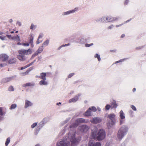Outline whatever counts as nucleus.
<instances>
[{"instance_id": "f257e3e1", "label": "nucleus", "mask_w": 146, "mask_h": 146, "mask_svg": "<svg viewBox=\"0 0 146 146\" xmlns=\"http://www.w3.org/2000/svg\"><path fill=\"white\" fill-rule=\"evenodd\" d=\"M75 131H74L72 133L70 132L68 137H66L63 139L58 143V146H69L70 141L74 145L78 143L80 141L79 138L75 137Z\"/></svg>"}, {"instance_id": "f03ea898", "label": "nucleus", "mask_w": 146, "mask_h": 146, "mask_svg": "<svg viewBox=\"0 0 146 146\" xmlns=\"http://www.w3.org/2000/svg\"><path fill=\"white\" fill-rule=\"evenodd\" d=\"M98 128L94 127L92 130L91 136L94 139H96L98 141H101L104 139L106 137L105 131L102 129H100L97 132Z\"/></svg>"}, {"instance_id": "7ed1b4c3", "label": "nucleus", "mask_w": 146, "mask_h": 146, "mask_svg": "<svg viewBox=\"0 0 146 146\" xmlns=\"http://www.w3.org/2000/svg\"><path fill=\"white\" fill-rule=\"evenodd\" d=\"M18 52L19 54L17 56V58L21 61H23L25 60V55L31 54L32 53L31 50L29 49L27 50H20Z\"/></svg>"}, {"instance_id": "20e7f679", "label": "nucleus", "mask_w": 146, "mask_h": 146, "mask_svg": "<svg viewBox=\"0 0 146 146\" xmlns=\"http://www.w3.org/2000/svg\"><path fill=\"white\" fill-rule=\"evenodd\" d=\"M128 130V128L126 125L122 126L119 129L117 135L118 138L121 140L126 134Z\"/></svg>"}, {"instance_id": "39448f33", "label": "nucleus", "mask_w": 146, "mask_h": 146, "mask_svg": "<svg viewBox=\"0 0 146 146\" xmlns=\"http://www.w3.org/2000/svg\"><path fill=\"white\" fill-rule=\"evenodd\" d=\"M89 121L88 120H85L84 119L79 118L77 119L74 123L71 125L70 126V128L72 129L76 127L80 123H87Z\"/></svg>"}, {"instance_id": "423d86ee", "label": "nucleus", "mask_w": 146, "mask_h": 146, "mask_svg": "<svg viewBox=\"0 0 146 146\" xmlns=\"http://www.w3.org/2000/svg\"><path fill=\"white\" fill-rule=\"evenodd\" d=\"M97 110L96 108L94 106L91 107L89 108L88 110L86 112L85 115L86 116L92 115V112H95Z\"/></svg>"}, {"instance_id": "0eeeda50", "label": "nucleus", "mask_w": 146, "mask_h": 146, "mask_svg": "<svg viewBox=\"0 0 146 146\" xmlns=\"http://www.w3.org/2000/svg\"><path fill=\"white\" fill-rule=\"evenodd\" d=\"M119 115L120 117L119 119V124L120 125H121L125 121V114L123 111L121 110L119 113Z\"/></svg>"}, {"instance_id": "6e6552de", "label": "nucleus", "mask_w": 146, "mask_h": 146, "mask_svg": "<svg viewBox=\"0 0 146 146\" xmlns=\"http://www.w3.org/2000/svg\"><path fill=\"white\" fill-rule=\"evenodd\" d=\"M90 128L89 127L86 125H83L80 126L78 129L82 132H86Z\"/></svg>"}, {"instance_id": "1a4fd4ad", "label": "nucleus", "mask_w": 146, "mask_h": 146, "mask_svg": "<svg viewBox=\"0 0 146 146\" xmlns=\"http://www.w3.org/2000/svg\"><path fill=\"white\" fill-rule=\"evenodd\" d=\"M102 119L99 117H95L90 119V122L93 123L97 124L100 123L102 121Z\"/></svg>"}, {"instance_id": "9d476101", "label": "nucleus", "mask_w": 146, "mask_h": 146, "mask_svg": "<svg viewBox=\"0 0 146 146\" xmlns=\"http://www.w3.org/2000/svg\"><path fill=\"white\" fill-rule=\"evenodd\" d=\"M30 39L29 42L28 43H23V45L25 46H29V44H31V47H33V34L30 35Z\"/></svg>"}, {"instance_id": "9b49d317", "label": "nucleus", "mask_w": 146, "mask_h": 146, "mask_svg": "<svg viewBox=\"0 0 146 146\" xmlns=\"http://www.w3.org/2000/svg\"><path fill=\"white\" fill-rule=\"evenodd\" d=\"M101 144L99 142L95 143L93 140L90 141L88 143V146H101Z\"/></svg>"}, {"instance_id": "f8f14e48", "label": "nucleus", "mask_w": 146, "mask_h": 146, "mask_svg": "<svg viewBox=\"0 0 146 146\" xmlns=\"http://www.w3.org/2000/svg\"><path fill=\"white\" fill-rule=\"evenodd\" d=\"M48 119L47 118H44L42 121L40 122L38 125L39 129L41 128L44 125V124L48 121Z\"/></svg>"}, {"instance_id": "ddd939ff", "label": "nucleus", "mask_w": 146, "mask_h": 146, "mask_svg": "<svg viewBox=\"0 0 146 146\" xmlns=\"http://www.w3.org/2000/svg\"><path fill=\"white\" fill-rule=\"evenodd\" d=\"M35 85V84L33 82H28L23 84L22 86L24 87H32Z\"/></svg>"}, {"instance_id": "4468645a", "label": "nucleus", "mask_w": 146, "mask_h": 146, "mask_svg": "<svg viewBox=\"0 0 146 146\" xmlns=\"http://www.w3.org/2000/svg\"><path fill=\"white\" fill-rule=\"evenodd\" d=\"M115 123V122L113 120H112L111 121H109L107 123V125L108 128L110 129L114 125Z\"/></svg>"}, {"instance_id": "2eb2a0df", "label": "nucleus", "mask_w": 146, "mask_h": 146, "mask_svg": "<svg viewBox=\"0 0 146 146\" xmlns=\"http://www.w3.org/2000/svg\"><path fill=\"white\" fill-rule=\"evenodd\" d=\"M9 56L6 54H2L0 55V60L6 61L8 59Z\"/></svg>"}, {"instance_id": "dca6fc26", "label": "nucleus", "mask_w": 146, "mask_h": 146, "mask_svg": "<svg viewBox=\"0 0 146 146\" xmlns=\"http://www.w3.org/2000/svg\"><path fill=\"white\" fill-rule=\"evenodd\" d=\"M118 19V17H113L111 16H108L106 17V20L108 21H115L117 20Z\"/></svg>"}, {"instance_id": "f3484780", "label": "nucleus", "mask_w": 146, "mask_h": 146, "mask_svg": "<svg viewBox=\"0 0 146 146\" xmlns=\"http://www.w3.org/2000/svg\"><path fill=\"white\" fill-rule=\"evenodd\" d=\"M33 105V104L31 102L26 100H25V108H27Z\"/></svg>"}, {"instance_id": "a211bd4d", "label": "nucleus", "mask_w": 146, "mask_h": 146, "mask_svg": "<svg viewBox=\"0 0 146 146\" xmlns=\"http://www.w3.org/2000/svg\"><path fill=\"white\" fill-rule=\"evenodd\" d=\"M46 73L42 72L40 73V76H36V77H38L42 80L46 79Z\"/></svg>"}, {"instance_id": "6ab92c4d", "label": "nucleus", "mask_w": 146, "mask_h": 146, "mask_svg": "<svg viewBox=\"0 0 146 146\" xmlns=\"http://www.w3.org/2000/svg\"><path fill=\"white\" fill-rule=\"evenodd\" d=\"M13 77H10L9 78H3L2 80V82L3 83H5L9 82L12 79Z\"/></svg>"}, {"instance_id": "aec40b11", "label": "nucleus", "mask_w": 146, "mask_h": 146, "mask_svg": "<svg viewBox=\"0 0 146 146\" xmlns=\"http://www.w3.org/2000/svg\"><path fill=\"white\" fill-rule=\"evenodd\" d=\"M110 104L112 108H116L118 106L117 104L116 103V101L113 100L111 101Z\"/></svg>"}, {"instance_id": "412c9836", "label": "nucleus", "mask_w": 146, "mask_h": 146, "mask_svg": "<svg viewBox=\"0 0 146 146\" xmlns=\"http://www.w3.org/2000/svg\"><path fill=\"white\" fill-rule=\"evenodd\" d=\"M78 96H76L74 98L70 99L69 100V102L70 103L75 102L78 100Z\"/></svg>"}, {"instance_id": "4be33fe9", "label": "nucleus", "mask_w": 146, "mask_h": 146, "mask_svg": "<svg viewBox=\"0 0 146 146\" xmlns=\"http://www.w3.org/2000/svg\"><path fill=\"white\" fill-rule=\"evenodd\" d=\"M115 116L114 114L111 113L108 115L107 117L110 119L111 121H112V120H113L115 119Z\"/></svg>"}, {"instance_id": "5701e85b", "label": "nucleus", "mask_w": 146, "mask_h": 146, "mask_svg": "<svg viewBox=\"0 0 146 146\" xmlns=\"http://www.w3.org/2000/svg\"><path fill=\"white\" fill-rule=\"evenodd\" d=\"M39 84L40 85H47L48 82L46 81V79H43L40 81Z\"/></svg>"}, {"instance_id": "b1692460", "label": "nucleus", "mask_w": 146, "mask_h": 146, "mask_svg": "<svg viewBox=\"0 0 146 146\" xmlns=\"http://www.w3.org/2000/svg\"><path fill=\"white\" fill-rule=\"evenodd\" d=\"M43 46H40L37 50L36 52L37 53V54H38L41 53L43 50Z\"/></svg>"}, {"instance_id": "393cba45", "label": "nucleus", "mask_w": 146, "mask_h": 146, "mask_svg": "<svg viewBox=\"0 0 146 146\" xmlns=\"http://www.w3.org/2000/svg\"><path fill=\"white\" fill-rule=\"evenodd\" d=\"M32 70V68H30L27 70V71L25 72L22 73V75L23 76H25L26 75L28 74L29 72Z\"/></svg>"}, {"instance_id": "a878e982", "label": "nucleus", "mask_w": 146, "mask_h": 146, "mask_svg": "<svg viewBox=\"0 0 146 146\" xmlns=\"http://www.w3.org/2000/svg\"><path fill=\"white\" fill-rule=\"evenodd\" d=\"M16 59L15 58H12L10 59L8 61V63L9 64H13L15 63Z\"/></svg>"}, {"instance_id": "bb28decb", "label": "nucleus", "mask_w": 146, "mask_h": 146, "mask_svg": "<svg viewBox=\"0 0 146 146\" xmlns=\"http://www.w3.org/2000/svg\"><path fill=\"white\" fill-rule=\"evenodd\" d=\"M35 60L33 62H32L30 64H29L24 66V67H22L21 68V70H23L24 69H25L29 67L30 66L32 65L34 63V62H35Z\"/></svg>"}, {"instance_id": "cd10ccee", "label": "nucleus", "mask_w": 146, "mask_h": 146, "mask_svg": "<svg viewBox=\"0 0 146 146\" xmlns=\"http://www.w3.org/2000/svg\"><path fill=\"white\" fill-rule=\"evenodd\" d=\"M78 10V8H76L74 10H70L69 11H68L67 12H65L66 14L67 15L69 14L73 13L75 11H76Z\"/></svg>"}, {"instance_id": "c85d7f7f", "label": "nucleus", "mask_w": 146, "mask_h": 146, "mask_svg": "<svg viewBox=\"0 0 146 146\" xmlns=\"http://www.w3.org/2000/svg\"><path fill=\"white\" fill-rule=\"evenodd\" d=\"M12 39H15L17 41H20L19 36L18 35H17L16 36L13 37Z\"/></svg>"}, {"instance_id": "c756f323", "label": "nucleus", "mask_w": 146, "mask_h": 146, "mask_svg": "<svg viewBox=\"0 0 146 146\" xmlns=\"http://www.w3.org/2000/svg\"><path fill=\"white\" fill-rule=\"evenodd\" d=\"M17 105L16 104H12L10 106V109L12 110V109H15L17 107Z\"/></svg>"}, {"instance_id": "7c9ffc66", "label": "nucleus", "mask_w": 146, "mask_h": 146, "mask_svg": "<svg viewBox=\"0 0 146 146\" xmlns=\"http://www.w3.org/2000/svg\"><path fill=\"white\" fill-rule=\"evenodd\" d=\"M10 138L9 137L7 138V139L6 141L5 142V145L7 146L8 145L9 143H10Z\"/></svg>"}, {"instance_id": "2f4dec72", "label": "nucleus", "mask_w": 146, "mask_h": 146, "mask_svg": "<svg viewBox=\"0 0 146 146\" xmlns=\"http://www.w3.org/2000/svg\"><path fill=\"white\" fill-rule=\"evenodd\" d=\"M49 41L48 40H46L42 44V46H47L48 45Z\"/></svg>"}, {"instance_id": "473e14b6", "label": "nucleus", "mask_w": 146, "mask_h": 146, "mask_svg": "<svg viewBox=\"0 0 146 146\" xmlns=\"http://www.w3.org/2000/svg\"><path fill=\"white\" fill-rule=\"evenodd\" d=\"M94 57L95 58H98V61H100L101 60V58L100 57V56L98 55V54H96L94 56Z\"/></svg>"}, {"instance_id": "72a5a7b5", "label": "nucleus", "mask_w": 146, "mask_h": 146, "mask_svg": "<svg viewBox=\"0 0 146 146\" xmlns=\"http://www.w3.org/2000/svg\"><path fill=\"white\" fill-rule=\"evenodd\" d=\"M8 90L9 91H13L14 89L13 86H11L9 87Z\"/></svg>"}, {"instance_id": "f704fd0d", "label": "nucleus", "mask_w": 146, "mask_h": 146, "mask_svg": "<svg viewBox=\"0 0 146 146\" xmlns=\"http://www.w3.org/2000/svg\"><path fill=\"white\" fill-rule=\"evenodd\" d=\"M111 106L109 104H107L105 106V109L106 110H108L111 107Z\"/></svg>"}, {"instance_id": "c9c22d12", "label": "nucleus", "mask_w": 146, "mask_h": 146, "mask_svg": "<svg viewBox=\"0 0 146 146\" xmlns=\"http://www.w3.org/2000/svg\"><path fill=\"white\" fill-rule=\"evenodd\" d=\"M37 125V123H35L31 125V127L32 128H35Z\"/></svg>"}, {"instance_id": "e433bc0d", "label": "nucleus", "mask_w": 146, "mask_h": 146, "mask_svg": "<svg viewBox=\"0 0 146 146\" xmlns=\"http://www.w3.org/2000/svg\"><path fill=\"white\" fill-rule=\"evenodd\" d=\"M131 108H132V109L134 111H136L137 110V109L136 107L133 105H131Z\"/></svg>"}, {"instance_id": "4c0bfd02", "label": "nucleus", "mask_w": 146, "mask_h": 146, "mask_svg": "<svg viewBox=\"0 0 146 146\" xmlns=\"http://www.w3.org/2000/svg\"><path fill=\"white\" fill-rule=\"evenodd\" d=\"M93 45V43H91L90 44H85V46L86 47H89Z\"/></svg>"}, {"instance_id": "58836bf2", "label": "nucleus", "mask_w": 146, "mask_h": 146, "mask_svg": "<svg viewBox=\"0 0 146 146\" xmlns=\"http://www.w3.org/2000/svg\"><path fill=\"white\" fill-rule=\"evenodd\" d=\"M3 114V108H2L0 107V115H2Z\"/></svg>"}, {"instance_id": "ea45409f", "label": "nucleus", "mask_w": 146, "mask_h": 146, "mask_svg": "<svg viewBox=\"0 0 146 146\" xmlns=\"http://www.w3.org/2000/svg\"><path fill=\"white\" fill-rule=\"evenodd\" d=\"M36 27V26L32 24L31 25L30 27V29H34Z\"/></svg>"}, {"instance_id": "a19ab883", "label": "nucleus", "mask_w": 146, "mask_h": 146, "mask_svg": "<svg viewBox=\"0 0 146 146\" xmlns=\"http://www.w3.org/2000/svg\"><path fill=\"white\" fill-rule=\"evenodd\" d=\"M6 38V36H0V39L2 40H4Z\"/></svg>"}, {"instance_id": "79ce46f5", "label": "nucleus", "mask_w": 146, "mask_h": 146, "mask_svg": "<svg viewBox=\"0 0 146 146\" xmlns=\"http://www.w3.org/2000/svg\"><path fill=\"white\" fill-rule=\"evenodd\" d=\"M38 54L36 52L32 56L31 58H33L35 57Z\"/></svg>"}, {"instance_id": "37998d69", "label": "nucleus", "mask_w": 146, "mask_h": 146, "mask_svg": "<svg viewBox=\"0 0 146 146\" xmlns=\"http://www.w3.org/2000/svg\"><path fill=\"white\" fill-rule=\"evenodd\" d=\"M124 59H121L118 61H116L115 62V64H116V63H119V62H121L123 61H124Z\"/></svg>"}, {"instance_id": "c03bdc74", "label": "nucleus", "mask_w": 146, "mask_h": 146, "mask_svg": "<svg viewBox=\"0 0 146 146\" xmlns=\"http://www.w3.org/2000/svg\"><path fill=\"white\" fill-rule=\"evenodd\" d=\"M74 75V73H72L69 74L68 76V78H70Z\"/></svg>"}, {"instance_id": "a18cd8bd", "label": "nucleus", "mask_w": 146, "mask_h": 146, "mask_svg": "<svg viewBox=\"0 0 146 146\" xmlns=\"http://www.w3.org/2000/svg\"><path fill=\"white\" fill-rule=\"evenodd\" d=\"M70 118H67L66 120L64 121V123H66L70 120Z\"/></svg>"}, {"instance_id": "49530a36", "label": "nucleus", "mask_w": 146, "mask_h": 146, "mask_svg": "<svg viewBox=\"0 0 146 146\" xmlns=\"http://www.w3.org/2000/svg\"><path fill=\"white\" fill-rule=\"evenodd\" d=\"M17 25H18L19 26H20L21 25V23L19 21H17Z\"/></svg>"}, {"instance_id": "de8ad7c7", "label": "nucleus", "mask_w": 146, "mask_h": 146, "mask_svg": "<svg viewBox=\"0 0 146 146\" xmlns=\"http://www.w3.org/2000/svg\"><path fill=\"white\" fill-rule=\"evenodd\" d=\"M124 23H122L121 24H120V25H117L116 26V27H120L122 25H123L124 24Z\"/></svg>"}, {"instance_id": "09e8293b", "label": "nucleus", "mask_w": 146, "mask_h": 146, "mask_svg": "<svg viewBox=\"0 0 146 146\" xmlns=\"http://www.w3.org/2000/svg\"><path fill=\"white\" fill-rule=\"evenodd\" d=\"M113 27V25H111L109 26L108 27V29H111L112 27Z\"/></svg>"}, {"instance_id": "8fccbe9b", "label": "nucleus", "mask_w": 146, "mask_h": 146, "mask_svg": "<svg viewBox=\"0 0 146 146\" xmlns=\"http://www.w3.org/2000/svg\"><path fill=\"white\" fill-rule=\"evenodd\" d=\"M69 45H70V44H69V43L66 44L65 45L63 44V45H62L60 47L68 46H69Z\"/></svg>"}, {"instance_id": "3c124183", "label": "nucleus", "mask_w": 146, "mask_h": 146, "mask_svg": "<svg viewBox=\"0 0 146 146\" xmlns=\"http://www.w3.org/2000/svg\"><path fill=\"white\" fill-rule=\"evenodd\" d=\"M41 42H42V41H40L39 40V39H38H38L36 42V43L37 44H39V43H40Z\"/></svg>"}, {"instance_id": "603ef678", "label": "nucleus", "mask_w": 146, "mask_h": 146, "mask_svg": "<svg viewBox=\"0 0 146 146\" xmlns=\"http://www.w3.org/2000/svg\"><path fill=\"white\" fill-rule=\"evenodd\" d=\"M129 2V0H126L124 3V4L125 5H127L128 3Z\"/></svg>"}, {"instance_id": "864d4df0", "label": "nucleus", "mask_w": 146, "mask_h": 146, "mask_svg": "<svg viewBox=\"0 0 146 146\" xmlns=\"http://www.w3.org/2000/svg\"><path fill=\"white\" fill-rule=\"evenodd\" d=\"M116 50H110V51L111 52H116Z\"/></svg>"}, {"instance_id": "5fc2aeb1", "label": "nucleus", "mask_w": 146, "mask_h": 146, "mask_svg": "<svg viewBox=\"0 0 146 146\" xmlns=\"http://www.w3.org/2000/svg\"><path fill=\"white\" fill-rule=\"evenodd\" d=\"M42 36H43V35H41H41H39V36H38V39H39L40 38H42Z\"/></svg>"}, {"instance_id": "6e6d98bb", "label": "nucleus", "mask_w": 146, "mask_h": 146, "mask_svg": "<svg viewBox=\"0 0 146 146\" xmlns=\"http://www.w3.org/2000/svg\"><path fill=\"white\" fill-rule=\"evenodd\" d=\"M7 36L9 38H10L11 37V35H7Z\"/></svg>"}, {"instance_id": "4d7b16f0", "label": "nucleus", "mask_w": 146, "mask_h": 146, "mask_svg": "<svg viewBox=\"0 0 146 146\" xmlns=\"http://www.w3.org/2000/svg\"><path fill=\"white\" fill-rule=\"evenodd\" d=\"M125 36V35L124 34H123L121 35V38H123Z\"/></svg>"}, {"instance_id": "13d9d810", "label": "nucleus", "mask_w": 146, "mask_h": 146, "mask_svg": "<svg viewBox=\"0 0 146 146\" xmlns=\"http://www.w3.org/2000/svg\"><path fill=\"white\" fill-rule=\"evenodd\" d=\"M129 113L131 114H133V112L132 110H130L129 111Z\"/></svg>"}, {"instance_id": "bf43d9fd", "label": "nucleus", "mask_w": 146, "mask_h": 146, "mask_svg": "<svg viewBox=\"0 0 146 146\" xmlns=\"http://www.w3.org/2000/svg\"><path fill=\"white\" fill-rule=\"evenodd\" d=\"M3 117L0 116V121H1L3 119Z\"/></svg>"}, {"instance_id": "052dcab7", "label": "nucleus", "mask_w": 146, "mask_h": 146, "mask_svg": "<svg viewBox=\"0 0 146 146\" xmlns=\"http://www.w3.org/2000/svg\"><path fill=\"white\" fill-rule=\"evenodd\" d=\"M130 21V20H127V21H125V22H124V24H125V23H127V22H129V21Z\"/></svg>"}, {"instance_id": "680f3d73", "label": "nucleus", "mask_w": 146, "mask_h": 146, "mask_svg": "<svg viewBox=\"0 0 146 146\" xmlns=\"http://www.w3.org/2000/svg\"><path fill=\"white\" fill-rule=\"evenodd\" d=\"M97 109L99 111H101V109L99 107H98Z\"/></svg>"}, {"instance_id": "e2e57ef3", "label": "nucleus", "mask_w": 146, "mask_h": 146, "mask_svg": "<svg viewBox=\"0 0 146 146\" xmlns=\"http://www.w3.org/2000/svg\"><path fill=\"white\" fill-rule=\"evenodd\" d=\"M60 104H61V103L60 102H59L58 103H57V105L58 106L60 105Z\"/></svg>"}, {"instance_id": "0e129e2a", "label": "nucleus", "mask_w": 146, "mask_h": 146, "mask_svg": "<svg viewBox=\"0 0 146 146\" xmlns=\"http://www.w3.org/2000/svg\"><path fill=\"white\" fill-rule=\"evenodd\" d=\"M12 21H13V20H12V19H10V20H9V22H10V23H11V22H12Z\"/></svg>"}, {"instance_id": "69168bd1", "label": "nucleus", "mask_w": 146, "mask_h": 146, "mask_svg": "<svg viewBox=\"0 0 146 146\" xmlns=\"http://www.w3.org/2000/svg\"><path fill=\"white\" fill-rule=\"evenodd\" d=\"M136 90V89L135 88H133V91H135Z\"/></svg>"}, {"instance_id": "338daca9", "label": "nucleus", "mask_w": 146, "mask_h": 146, "mask_svg": "<svg viewBox=\"0 0 146 146\" xmlns=\"http://www.w3.org/2000/svg\"><path fill=\"white\" fill-rule=\"evenodd\" d=\"M0 66L1 67H3V64H0Z\"/></svg>"}, {"instance_id": "774afa93", "label": "nucleus", "mask_w": 146, "mask_h": 146, "mask_svg": "<svg viewBox=\"0 0 146 146\" xmlns=\"http://www.w3.org/2000/svg\"><path fill=\"white\" fill-rule=\"evenodd\" d=\"M3 34V32H0V35H1Z\"/></svg>"}]
</instances>
